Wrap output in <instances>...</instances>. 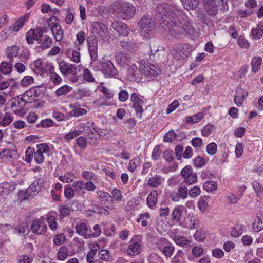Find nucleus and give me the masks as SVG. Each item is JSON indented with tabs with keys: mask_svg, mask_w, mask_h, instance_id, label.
<instances>
[{
	"mask_svg": "<svg viewBox=\"0 0 263 263\" xmlns=\"http://www.w3.org/2000/svg\"><path fill=\"white\" fill-rule=\"evenodd\" d=\"M157 12L162 16L164 25L167 26L172 35L181 32L182 27L180 21V17L183 14L181 9L177 8L175 5L164 3L158 6Z\"/></svg>",
	"mask_w": 263,
	"mask_h": 263,
	"instance_id": "obj_1",
	"label": "nucleus"
},
{
	"mask_svg": "<svg viewBox=\"0 0 263 263\" xmlns=\"http://www.w3.org/2000/svg\"><path fill=\"white\" fill-rule=\"evenodd\" d=\"M88 47L92 62L91 66L95 71H100L106 78L116 77L118 74V71L113 63L109 60L103 59L101 61H98V41L95 37H89L87 39Z\"/></svg>",
	"mask_w": 263,
	"mask_h": 263,
	"instance_id": "obj_2",
	"label": "nucleus"
},
{
	"mask_svg": "<svg viewBox=\"0 0 263 263\" xmlns=\"http://www.w3.org/2000/svg\"><path fill=\"white\" fill-rule=\"evenodd\" d=\"M111 9L117 17L124 20L132 18L136 13V8L133 4L124 2H115Z\"/></svg>",
	"mask_w": 263,
	"mask_h": 263,
	"instance_id": "obj_3",
	"label": "nucleus"
},
{
	"mask_svg": "<svg viewBox=\"0 0 263 263\" xmlns=\"http://www.w3.org/2000/svg\"><path fill=\"white\" fill-rule=\"evenodd\" d=\"M139 65L141 68V73L146 76L155 77L161 72L160 66L158 64L146 63L145 61L142 60L139 63Z\"/></svg>",
	"mask_w": 263,
	"mask_h": 263,
	"instance_id": "obj_4",
	"label": "nucleus"
},
{
	"mask_svg": "<svg viewBox=\"0 0 263 263\" xmlns=\"http://www.w3.org/2000/svg\"><path fill=\"white\" fill-rule=\"evenodd\" d=\"M138 27L142 33L149 34L155 29V23L149 15H144L139 21Z\"/></svg>",
	"mask_w": 263,
	"mask_h": 263,
	"instance_id": "obj_5",
	"label": "nucleus"
},
{
	"mask_svg": "<svg viewBox=\"0 0 263 263\" xmlns=\"http://www.w3.org/2000/svg\"><path fill=\"white\" fill-rule=\"evenodd\" d=\"M180 175L184 178V182L189 185L196 182L197 176L193 173L191 165L185 166L181 171Z\"/></svg>",
	"mask_w": 263,
	"mask_h": 263,
	"instance_id": "obj_6",
	"label": "nucleus"
},
{
	"mask_svg": "<svg viewBox=\"0 0 263 263\" xmlns=\"http://www.w3.org/2000/svg\"><path fill=\"white\" fill-rule=\"evenodd\" d=\"M31 230L35 234L40 235L44 234L47 230L44 218H41L33 220L31 225Z\"/></svg>",
	"mask_w": 263,
	"mask_h": 263,
	"instance_id": "obj_7",
	"label": "nucleus"
},
{
	"mask_svg": "<svg viewBox=\"0 0 263 263\" xmlns=\"http://www.w3.org/2000/svg\"><path fill=\"white\" fill-rule=\"evenodd\" d=\"M91 31L92 33L98 35L101 39H103L107 36L108 29L105 24L96 22L91 24Z\"/></svg>",
	"mask_w": 263,
	"mask_h": 263,
	"instance_id": "obj_8",
	"label": "nucleus"
},
{
	"mask_svg": "<svg viewBox=\"0 0 263 263\" xmlns=\"http://www.w3.org/2000/svg\"><path fill=\"white\" fill-rule=\"evenodd\" d=\"M40 93V87H34L24 93L22 95L21 98L26 103L28 102L31 103L32 102H34L36 100V98H37L39 96Z\"/></svg>",
	"mask_w": 263,
	"mask_h": 263,
	"instance_id": "obj_9",
	"label": "nucleus"
},
{
	"mask_svg": "<svg viewBox=\"0 0 263 263\" xmlns=\"http://www.w3.org/2000/svg\"><path fill=\"white\" fill-rule=\"evenodd\" d=\"M59 69L64 76L68 74L76 75L77 74V67L74 64H71L64 61L59 62Z\"/></svg>",
	"mask_w": 263,
	"mask_h": 263,
	"instance_id": "obj_10",
	"label": "nucleus"
},
{
	"mask_svg": "<svg viewBox=\"0 0 263 263\" xmlns=\"http://www.w3.org/2000/svg\"><path fill=\"white\" fill-rule=\"evenodd\" d=\"M110 29L116 31L119 35L127 36L128 33L127 26L122 22L115 21L110 26Z\"/></svg>",
	"mask_w": 263,
	"mask_h": 263,
	"instance_id": "obj_11",
	"label": "nucleus"
},
{
	"mask_svg": "<svg viewBox=\"0 0 263 263\" xmlns=\"http://www.w3.org/2000/svg\"><path fill=\"white\" fill-rule=\"evenodd\" d=\"M188 192V189L186 186L179 185L177 192L174 191L171 193V199L174 201H179L180 199H184L187 197Z\"/></svg>",
	"mask_w": 263,
	"mask_h": 263,
	"instance_id": "obj_12",
	"label": "nucleus"
},
{
	"mask_svg": "<svg viewBox=\"0 0 263 263\" xmlns=\"http://www.w3.org/2000/svg\"><path fill=\"white\" fill-rule=\"evenodd\" d=\"M116 60L120 66L125 67L131 62L132 57L128 53L124 51H120L117 53Z\"/></svg>",
	"mask_w": 263,
	"mask_h": 263,
	"instance_id": "obj_13",
	"label": "nucleus"
},
{
	"mask_svg": "<svg viewBox=\"0 0 263 263\" xmlns=\"http://www.w3.org/2000/svg\"><path fill=\"white\" fill-rule=\"evenodd\" d=\"M141 73V68L138 64H132L128 69L127 76L130 81H135Z\"/></svg>",
	"mask_w": 263,
	"mask_h": 263,
	"instance_id": "obj_14",
	"label": "nucleus"
},
{
	"mask_svg": "<svg viewBox=\"0 0 263 263\" xmlns=\"http://www.w3.org/2000/svg\"><path fill=\"white\" fill-rule=\"evenodd\" d=\"M190 54V51L187 49V46L185 45L177 47L172 52V55L177 60L184 59Z\"/></svg>",
	"mask_w": 263,
	"mask_h": 263,
	"instance_id": "obj_15",
	"label": "nucleus"
},
{
	"mask_svg": "<svg viewBox=\"0 0 263 263\" xmlns=\"http://www.w3.org/2000/svg\"><path fill=\"white\" fill-rule=\"evenodd\" d=\"M203 3L209 15L214 16L218 13V7L214 0H203Z\"/></svg>",
	"mask_w": 263,
	"mask_h": 263,
	"instance_id": "obj_16",
	"label": "nucleus"
},
{
	"mask_svg": "<svg viewBox=\"0 0 263 263\" xmlns=\"http://www.w3.org/2000/svg\"><path fill=\"white\" fill-rule=\"evenodd\" d=\"M39 182L34 181L26 190L24 193V199H29V197H33L36 196L39 192Z\"/></svg>",
	"mask_w": 263,
	"mask_h": 263,
	"instance_id": "obj_17",
	"label": "nucleus"
},
{
	"mask_svg": "<svg viewBox=\"0 0 263 263\" xmlns=\"http://www.w3.org/2000/svg\"><path fill=\"white\" fill-rule=\"evenodd\" d=\"M10 107L12 108H15V111H20L25 106L26 103L20 96H17L12 98L10 101Z\"/></svg>",
	"mask_w": 263,
	"mask_h": 263,
	"instance_id": "obj_18",
	"label": "nucleus"
},
{
	"mask_svg": "<svg viewBox=\"0 0 263 263\" xmlns=\"http://www.w3.org/2000/svg\"><path fill=\"white\" fill-rule=\"evenodd\" d=\"M159 250L167 258L172 256L175 248L170 242L165 241L164 245L159 246Z\"/></svg>",
	"mask_w": 263,
	"mask_h": 263,
	"instance_id": "obj_19",
	"label": "nucleus"
},
{
	"mask_svg": "<svg viewBox=\"0 0 263 263\" xmlns=\"http://www.w3.org/2000/svg\"><path fill=\"white\" fill-rule=\"evenodd\" d=\"M163 181L164 179L162 177L159 175H155L148 179L147 184L149 187L156 188L160 186Z\"/></svg>",
	"mask_w": 263,
	"mask_h": 263,
	"instance_id": "obj_20",
	"label": "nucleus"
},
{
	"mask_svg": "<svg viewBox=\"0 0 263 263\" xmlns=\"http://www.w3.org/2000/svg\"><path fill=\"white\" fill-rule=\"evenodd\" d=\"M146 200L147 206L151 209H154L158 200V193L157 191H152L147 196Z\"/></svg>",
	"mask_w": 263,
	"mask_h": 263,
	"instance_id": "obj_21",
	"label": "nucleus"
},
{
	"mask_svg": "<svg viewBox=\"0 0 263 263\" xmlns=\"http://www.w3.org/2000/svg\"><path fill=\"white\" fill-rule=\"evenodd\" d=\"M183 8L187 11L195 10L199 6V0H180Z\"/></svg>",
	"mask_w": 263,
	"mask_h": 263,
	"instance_id": "obj_22",
	"label": "nucleus"
},
{
	"mask_svg": "<svg viewBox=\"0 0 263 263\" xmlns=\"http://www.w3.org/2000/svg\"><path fill=\"white\" fill-rule=\"evenodd\" d=\"M141 247L140 244L138 242H134L131 240L130 245L127 249V253L129 255L134 256L140 253Z\"/></svg>",
	"mask_w": 263,
	"mask_h": 263,
	"instance_id": "obj_23",
	"label": "nucleus"
},
{
	"mask_svg": "<svg viewBox=\"0 0 263 263\" xmlns=\"http://www.w3.org/2000/svg\"><path fill=\"white\" fill-rule=\"evenodd\" d=\"M76 233L79 235L83 236L85 239H89V238L86 237V236L89 235V234H87L88 226L84 222L77 223L76 226Z\"/></svg>",
	"mask_w": 263,
	"mask_h": 263,
	"instance_id": "obj_24",
	"label": "nucleus"
},
{
	"mask_svg": "<svg viewBox=\"0 0 263 263\" xmlns=\"http://www.w3.org/2000/svg\"><path fill=\"white\" fill-rule=\"evenodd\" d=\"M70 108L72 110L69 112V115L71 117H79L87 113V110L84 108L70 105Z\"/></svg>",
	"mask_w": 263,
	"mask_h": 263,
	"instance_id": "obj_25",
	"label": "nucleus"
},
{
	"mask_svg": "<svg viewBox=\"0 0 263 263\" xmlns=\"http://www.w3.org/2000/svg\"><path fill=\"white\" fill-rule=\"evenodd\" d=\"M29 16V13L25 14L24 16L21 17L19 20L16 22L13 26L10 27V29H13V31H17L21 28L25 22L28 20Z\"/></svg>",
	"mask_w": 263,
	"mask_h": 263,
	"instance_id": "obj_26",
	"label": "nucleus"
},
{
	"mask_svg": "<svg viewBox=\"0 0 263 263\" xmlns=\"http://www.w3.org/2000/svg\"><path fill=\"white\" fill-rule=\"evenodd\" d=\"M262 63V59L260 57L253 58L251 61L252 71L256 73L260 69Z\"/></svg>",
	"mask_w": 263,
	"mask_h": 263,
	"instance_id": "obj_27",
	"label": "nucleus"
},
{
	"mask_svg": "<svg viewBox=\"0 0 263 263\" xmlns=\"http://www.w3.org/2000/svg\"><path fill=\"white\" fill-rule=\"evenodd\" d=\"M12 68V64L9 62H3L0 65V71L5 75L10 74Z\"/></svg>",
	"mask_w": 263,
	"mask_h": 263,
	"instance_id": "obj_28",
	"label": "nucleus"
},
{
	"mask_svg": "<svg viewBox=\"0 0 263 263\" xmlns=\"http://www.w3.org/2000/svg\"><path fill=\"white\" fill-rule=\"evenodd\" d=\"M99 257L105 261H111L113 260V256L108 251L101 250L98 253Z\"/></svg>",
	"mask_w": 263,
	"mask_h": 263,
	"instance_id": "obj_29",
	"label": "nucleus"
},
{
	"mask_svg": "<svg viewBox=\"0 0 263 263\" xmlns=\"http://www.w3.org/2000/svg\"><path fill=\"white\" fill-rule=\"evenodd\" d=\"M20 48L18 46L14 45L9 47H8L7 49V55L8 58L11 59L10 61H12V59L14 57H16L19 51Z\"/></svg>",
	"mask_w": 263,
	"mask_h": 263,
	"instance_id": "obj_30",
	"label": "nucleus"
},
{
	"mask_svg": "<svg viewBox=\"0 0 263 263\" xmlns=\"http://www.w3.org/2000/svg\"><path fill=\"white\" fill-rule=\"evenodd\" d=\"M185 257L182 250H179L172 259L171 263H185Z\"/></svg>",
	"mask_w": 263,
	"mask_h": 263,
	"instance_id": "obj_31",
	"label": "nucleus"
},
{
	"mask_svg": "<svg viewBox=\"0 0 263 263\" xmlns=\"http://www.w3.org/2000/svg\"><path fill=\"white\" fill-rule=\"evenodd\" d=\"M204 117V115L202 112H199L194 115V116H189L185 121L187 123L193 124L200 121Z\"/></svg>",
	"mask_w": 263,
	"mask_h": 263,
	"instance_id": "obj_32",
	"label": "nucleus"
},
{
	"mask_svg": "<svg viewBox=\"0 0 263 263\" xmlns=\"http://www.w3.org/2000/svg\"><path fill=\"white\" fill-rule=\"evenodd\" d=\"M189 218V227L191 229H195L199 227V221L196 215L189 214L188 217Z\"/></svg>",
	"mask_w": 263,
	"mask_h": 263,
	"instance_id": "obj_33",
	"label": "nucleus"
},
{
	"mask_svg": "<svg viewBox=\"0 0 263 263\" xmlns=\"http://www.w3.org/2000/svg\"><path fill=\"white\" fill-rule=\"evenodd\" d=\"M60 20L56 16H53L47 20L48 26L52 31L60 25H59Z\"/></svg>",
	"mask_w": 263,
	"mask_h": 263,
	"instance_id": "obj_34",
	"label": "nucleus"
},
{
	"mask_svg": "<svg viewBox=\"0 0 263 263\" xmlns=\"http://www.w3.org/2000/svg\"><path fill=\"white\" fill-rule=\"evenodd\" d=\"M203 187L207 192H210L215 191L217 188V185L214 181L209 180L204 183Z\"/></svg>",
	"mask_w": 263,
	"mask_h": 263,
	"instance_id": "obj_35",
	"label": "nucleus"
},
{
	"mask_svg": "<svg viewBox=\"0 0 263 263\" xmlns=\"http://www.w3.org/2000/svg\"><path fill=\"white\" fill-rule=\"evenodd\" d=\"M68 255V249L66 247L63 246L61 247L57 253L58 259L60 260H64Z\"/></svg>",
	"mask_w": 263,
	"mask_h": 263,
	"instance_id": "obj_36",
	"label": "nucleus"
},
{
	"mask_svg": "<svg viewBox=\"0 0 263 263\" xmlns=\"http://www.w3.org/2000/svg\"><path fill=\"white\" fill-rule=\"evenodd\" d=\"M71 87L65 85L58 88L55 93L57 97H60L62 95H65L67 94L71 90Z\"/></svg>",
	"mask_w": 263,
	"mask_h": 263,
	"instance_id": "obj_37",
	"label": "nucleus"
},
{
	"mask_svg": "<svg viewBox=\"0 0 263 263\" xmlns=\"http://www.w3.org/2000/svg\"><path fill=\"white\" fill-rule=\"evenodd\" d=\"M209 197L206 196L201 197L198 202V208L202 211H204L208 205V200Z\"/></svg>",
	"mask_w": 263,
	"mask_h": 263,
	"instance_id": "obj_38",
	"label": "nucleus"
},
{
	"mask_svg": "<svg viewBox=\"0 0 263 263\" xmlns=\"http://www.w3.org/2000/svg\"><path fill=\"white\" fill-rule=\"evenodd\" d=\"M252 34L254 39H260L263 35V26L258 25L256 28L253 29Z\"/></svg>",
	"mask_w": 263,
	"mask_h": 263,
	"instance_id": "obj_39",
	"label": "nucleus"
},
{
	"mask_svg": "<svg viewBox=\"0 0 263 263\" xmlns=\"http://www.w3.org/2000/svg\"><path fill=\"white\" fill-rule=\"evenodd\" d=\"M53 35L57 41H61L63 38V31L61 26L52 31Z\"/></svg>",
	"mask_w": 263,
	"mask_h": 263,
	"instance_id": "obj_40",
	"label": "nucleus"
},
{
	"mask_svg": "<svg viewBox=\"0 0 263 263\" xmlns=\"http://www.w3.org/2000/svg\"><path fill=\"white\" fill-rule=\"evenodd\" d=\"M148 263H163V259L156 253H151L148 257Z\"/></svg>",
	"mask_w": 263,
	"mask_h": 263,
	"instance_id": "obj_41",
	"label": "nucleus"
},
{
	"mask_svg": "<svg viewBox=\"0 0 263 263\" xmlns=\"http://www.w3.org/2000/svg\"><path fill=\"white\" fill-rule=\"evenodd\" d=\"M174 241L177 245L182 247L187 246L190 243V241L183 236H176L174 238Z\"/></svg>",
	"mask_w": 263,
	"mask_h": 263,
	"instance_id": "obj_42",
	"label": "nucleus"
},
{
	"mask_svg": "<svg viewBox=\"0 0 263 263\" xmlns=\"http://www.w3.org/2000/svg\"><path fill=\"white\" fill-rule=\"evenodd\" d=\"M47 221L49 225V228L52 231H55L58 228V223L56 218L53 216H49L47 218Z\"/></svg>",
	"mask_w": 263,
	"mask_h": 263,
	"instance_id": "obj_43",
	"label": "nucleus"
},
{
	"mask_svg": "<svg viewBox=\"0 0 263 263\" xmlns=\"http://www.w3.org/2000/svg\"><path fill=\"white\" fill-rule=\"evenodd\" d=\"M13 118L12 116L8 114H5L3 118H0V125L6 126L12 122Z\"/></svg>",
	"mask_w": 263,
	"mask_h": 263,
	"instance_id": "obj_44",
	"label": "nucleus"
},
{
	"mask_svg": "<svg viewBox=\"0 0 263 263\" xmlns=\"http://www.w3.org/2000/svg\"><path fill=\"white\" fill-rule=\"evenodd\" d=\"M66 240L65 235L63 233H59L53 237V243L56 246H60L64 243Z\"/></svg>",
	"mask_w": 263,
	"mask_h": 263,
	"instance_id": "obj_45",
	"label": "nucleus"
},
{
	"mask_svg": "<svg viewBox=\"0 0 263 263\" xmlns=\"http://www.w3.org/2000/svg\"><path fill=\"white\" fill-rule=\"evenodd\" d=\"M177 138V134L174 130H170L165 134L163 141L165 142H172Z\"/></svg>",
	"mask_w": 263,
	"mask_h": 263,
	"instance_id": "obj_46",
	"label": "nucleus"
},
{
	"mask_svg": "<svg viewBox=\"0 0 263 263\" xmlns=\"http://www.w3.org/2000/svg\"><path fill=\"white\" fill-rule=\"evenodd\" d=\"M74 178L73 174L67 173L63 176H60L59 179L63 183H70L73 181Z\"/></svg>",
	"mask_w": 263,
	"mask_h": 263,
	"instance_id": "obj_47",
	"label": "nucleus"
},
{
	"mask_svg": "<svg viewBox=\"0 0 263 263\" xmlns=\"http://www.w3.org/2000/svg\"><path fill=\"white\" fill-rule=\"evenodd\" d=\"M243 232V226L242 225H236L233 228L231 235L234 237L240 236Z\"/></svg>",
	"mask_w": 263,
	"mask_h": 263,
	"instance_id": "obj_48",
	"label": "nucleus"
},
{
	"mask_svg": "<svg viewBox=\"0 0 263 263\" xmlns=\"http://www.w3.org/2000/svg\"><path fill=\"white\" fill-rule=\"evenodd\" d=\"M83 77L85 81L89 82H93L95 80L91 72L87 68H85L84 69Z\"/></svg>",
	"mask_w": 263,
	"mask_h": 263,
	"instance_id": "obj_49",
	"label": "nucleus"
},
{
	"mask_svg": "<svg viewBox=\"0 0 263 263\" xmlns=\"http://www.w3.org/2000/svg\"><path fill=\"white\" fill-rule=\"evenodd\" d=\"M97 194H99L102 203L108 201L109 199H111L112 198V196L107 192L99 191L97 192Z\"/></svg>",
	"mask_w": 263,
	"mask_h": 263,
	"instance_id": "obj_50",
	"label": "nucleus"
},
{
	"mask_svg": "<svg viewBox=\"0 0 263 263\" xmlns=\"http://www.w3.org/2000/svg\"><path fill=\"white\" fill-rule=\"evenodd\" d=\"M120 45L124 49L128 51H130L135 48V44L133 42L124 40L121 41Z\"/></svg>",
	"mask_w": 263,
	"mask_h": 263,
	"instance_id": "obj_51",
	"label": "nucleus"
},
{
	"mask_svg": "<svg viewBox=\"0 0 263 263\" xmlns=\"http://www.w3.org/2000/svg\"><path fill=\"white\" fill-rule=\"evenodd\" d=\"M93 230L95 231L93 233L89 234V235L86 236L87 238H95L99 236L102 232L101 226L99 224H95L93 228Z\"/></svg>",
	"mask_w": 263,
	"mask_h": 263,
	"instance_id": "obj_52",
	"label": "nucleus"
},
{
	"mask_svg": "<svg viewBox=\"0 0 263 263\" xmlns=\"http://www.w3.org/2000/svg\"><path fill=\"white\" fill-rule=\"evenodd\" d=\"M214 129V126L211 124L206 125L202 129V135L204 137H208L212 134Z\"/></svg>",
	"mask_w": 263,
	"mask_h": 263,
	"instance_id": "obj_53",
	"label": "nucleus"
},
{
	"mask_svg": "<svg viewBox=\"0 0 263 263\" xmlns=\"http://www.w3.org/2000/svg\"><path fill=\"white\" fill-rule=\"evenodd\" d=\"M53 124V121L50 119H46L45 120H42L40 123L37 124L35 127H42L43 128L49 127L52 126Z\"/></svg>",
	"mask_w": 263,
	"mask_h": 263,
	"instance_id": "obj_54",
	"label": "nucleus"
},
{
	"mask_svg": "<svg viewBox=\"0 0 263 263\" xmlns=\"http://www.w3.org/2000/svg\"><path fill=\"white\" fill-rule=\"evenodd\" d=\"M150 52L152 55L156 56V57H159L160 55L164 53V50L163 47H158L156 48L155 46H151Z\"/></svg>",
	"mask_w": 263,
	"mask_h": 263,
	"instance_id": "obj_55",
	"label": "nucleus"
},
{
	"mask_svg": "<svg viewBox=\"0 0 263 263\" xmlns=\"http://www.w3.org/2000/svg\"><path fill=\"white\" fill-rule=\"evenodd\" d=\"M182 215V210L179 208H175L172 214V220L178 221L180 220Z\"/></svg>",
	"mask_w": 263,
	"mask_h": 263,
	"instance_id": "obj_56",
	"label": "nucleus"
},
{
	"mask_svg": "<svg viewBox=\"0 0 263 263\" xmlns=\"http://www.w3.org/2000/svg\"><path fill=\"white\" fill-rule=\"evenodd\" d=\"M237 44L241 48L247 49L250 47V43L242 36L237 40Z\"/></svg>",
	"mask_w": 263,
	"mask_h": 263,
	"instance_id": "obj_57",
	"label": "nucleus"
},
{
	"mask_svg": "<svg viewBox=\"0 0 263 263\" xmlns=\"http://www.w3.org/2000/svg\"><path fill=\"white\" fill-rule=\"evenodd\" d=\"M206 236L205 232L204 230L199 229L197 230L196 233L194 234L195 239L198 241H203Z\"/></svg>",
	"mask_w": 263,
	"mask_h": 263,
	"instance_id": "obj_58",
	"label": "nucleus"
},
{
	"mask_svg": "<svg viewBox=\"0 0 263 263\" xmlns=\"http://www.w3.org/2000/svg\"><path fill=\"white\" fill-rule=\"evenodd\" d=\"M130 100L133 104H144V101L140 98V96L135 93H132L130 96Z\"/></svg>",
	"mask_w": 263,
	"mask_h": 263,
	"instance_id": "obj_59",
	"label": "nucleus"
},
{
	"mask_svg": "<svg viewBox=\"0 0 263 263\" xmlns=\"http://www.w3.org/2000/svg\"><path fill=\"white\" fill-rule=\"evenodd\" d=\"M34 82L33 77L27 76L24 77L21 81V84L22 86L26 87L30 85Z\"/></svg>",
	"mask_w": 263,
	"mask_h": 263,
	"instance_id": "obj_60",
	"label": "nucleus"
},
{
	"mask_svg": "<svg viewBox=\"0 0 263 263\" xmlns=\"http://www.w3.org/2000/svg\"><path fill=\"white\" fill-rule=\"evenodd\" d=\"M188 191L189 196L192 198L197 197L201 193L200 189L197 186H194L188 190Z\"/></svg>",
	"mask_w": 263,
	"mask_h": 263,
	"instance_id": "obj_61",
	"label": "nucleus"
},
{
	"mask_svg": "<svg viewBox=\"0 0 263 263\" xmlns=\"http://www.w3.org/2000/svg\"><path fill=\"white\" fill-rule=\"evenodd\" d=\"M33 157L34 160L37 164L42 163L44 160V156L42 152L38 151L37 150L34 152Z\"/></svg>",
	"mask_w": 263,
	"mask_h": 263,
	"instance_id": "obj_62",
	"label": "nucleus"
},
{
	"mask_svg": "<svg viewBox=\"0 0 263 263\" xmlns=\"http://www.w3.org/2000/svg\"><path fill=\"white\" fill-rule=\"evenodd\" d=\"M33 150L31 147H28L25 152V161L27 163L31 162L32 158L33 157Z\"/></svg>",
	"mask_w": 263,
	"mask_h": 263,
	"instance_id": "obj_63",
	"label": "nucleus"
},
{
	"mask_svg": "<svg viewBox=\"0 0 263 263\" xmlns=\"http://www.w3.org/2000/svg\"><path fill=\"white\" fill-rule=\"evenodd\" d=\"M217 146L214 142H212L206 146L207 153L211 155H213L216 153Z\"/></svg>",
	"mask_w": 263,
	"mask_h": 263,
	"instance_id": "obj_64",
	"label": "nucleus"
}]
</instances>
